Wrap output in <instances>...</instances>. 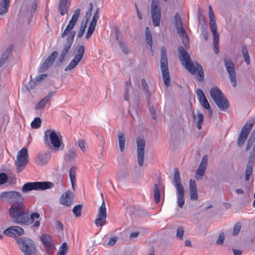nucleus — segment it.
<instances>
[{
    "mask_svg": "<svg viewBox=\"0 0 255 255\" xmlns=\"http://www.w3.org/2000/svg\"><path fill=\"white\" fill-rule=\"evenodd\" d=\"M160 64L164 83L166 86L168 87L171 84V81L168 69L166 51L165 47H162L161 49Z\"/></svg>",
    "mask_w": 255,
    "mask_h": 255,
    "instance_id": "obj_7",
    "label": "nucleus"
},
{
    "mask_svg": "<svg viewBox=\"0 0 255 255\" xmlns=\"http://www.w3.org/2000/svg\"><path fill=\"white\" fill-rule=\"evenodd\" d=\"M51 154L49 151H46L39 153L36 159V162L40 165L46 164L50 159Z\"/></svg>",
    "mask_w": 255,
    "mask_h": 255,
    "instance_id": "obj_21",
    "label": "nucleus"
},
{
    "mask_svg": "<svg viewBox=\"0 0 255 255\" xmlns=\"http://www.w3.org/2000/svg\"><path fill=\"white\" fill-rule=\"evenodd\" d=\"M44 143L51 149L55 151L62 150L64 147L62 136L54 129H47L44 132Z\"/></svg>",
    "mask_w": 255,
    "mask_h": 255,
    "instance_id": "obj_3",
    "label": "nucleus"
},
{
    "mask_svg": "<svg viewBox=\"0 0 255 255\" xmlns=\"http://www.w3.org/2000/svg\"><path fill=\"white\" fill-rule=\"evenodd\" d=\"M38 84V83L37 82H36V81L35 79L33 80H31L28 84V86H27L28 90L33 89Z\"/></svg>",
    "mask_w": 255,
    "mask_h": 255,
    "instance_id": "obj_62",
    "label": "nucleus"
},
{
    "mask_svg": "<svg viewBox=\"0 0 255 255\" xmlns=\"http://www.w3.org/2000/svg\"><path fill=\"white\" fill-rule=\"evenodd\" d=\"M206 169V167L199 165V166L196 171L195 176V177L197 180H201L203 179L205 174Z\"/></svg>",
    "mask_w": 255,
    "mask_h": 255,
    "instance_id": "obj_36",
    "label": "nucleus"
},
{
    "mask_svg": "<svg viewBox=\"0 0 255 255\" xmlns=\"http://www.w3.org/2000/svg\"><path fill=\"white\" fill-rule=\"evenodd\" d=\"M249 134L241 131L239 137L237 139V145L239 147H241L245 143L248 137Z\"/></svg>",
    "mask_w": 255,
    "mask_h": 255,
    "instance_id": "obj_39",
    "label": "nucleus"
},
{
    "mask_svg": "<svg viewBox=\"0 0 255 255\" xmlns=\"http://www.w3.org/2000/svg\"><path fill=\"white\" fill-rule=\"evenodd\" d=\"M36 190H44L54 187V183L49 181L36 182Z\"/></svg>",
    "mask_w": 255,
    "mask_h": 255,
    "instance_id": "obj_25",
    "label": "nucleus"
},
{
    "mask_svg": "<svg viewBox=\"0 0 255 255\" xmlns=\"http://www.w3.org/2000/svg\"><path fill=\"white\" fill-rule=\"evenodd\" d=\"M225 240V235L224 233H221L219 234V236L218 237V238L217 240L216 241V244L218 245H222L224 242Z\"/></svg>",
    "mask_w": 255,
    "mask_h": 255,
    "instance_id": "obj_60",
    "label": "nucleus"
},
{
    "mask_svg": "<svg viewBox=\"0 0 255 255\" xmlns=\"http://www.w3.org/2000/svg\"><path fill=\"white\" fill-rule=\"evenodd\" d=\"M116 39L119 42V46L123 53L125 54H128L129 50L127 44L119 37L118 33L116 34Z\"/></svg>",
    "mask_w": 255,
    "mask_h": 255,
    "instance_id": "obj_37",
    "label": "nucleus"
},
{
    "mask_svg": "<svg viewBox=\"0 0 255 255\" xmlns=\"http://www.w3.org/2000/svg\"><path fill=\"white\" fill-rule=\"evenodd\" d=\"M58 55L57 51L53 52L44 61L39 68V72H43L47 70L54 63L55 59Z\"/></svg>",
    "mask_w": 255,
    "mask_h": 255,
    "instance_id": "obj_17",
    "label": "nucleus"
},
{
    "mask_svg": "<svg viewBox=\"0 0 255 255\" xmlns=\"http://www.w3.org/2000/svg\"><path fill=\"white\" fill-rule=\"evenodd\" d=\"M52 183H54V186H56L58 190L62 189L64 184L63 177L61 175H57L56 179H54Z\"/></svg>",
    "mask_w": 255,
    "mask_h": 255,
    "instance_id": "obj_34",
    "label": "nucleus"
},
{
    "mask_svg": "<svg viewBox=\"0 0 255 255\" xmlns=\"http://www.w3.org/2000/svg\"><path fill=\"white\" fill-rule=\"evenodd\" d=\"M10 6L9 0H0V15L5 13Z\"/></svg>",
    "mask_w": 255,
    "mask_h": 255,
    "instance_id": "obj_32",
    "label": "nucleus"
},
{
    "mask_svg": "<svg viewBox=\"0 0 255 255\" xmlns=\"http://www.w3.org/2000/svg\"><path fill=\"white\" fill-rule=\"evenodd\" d=\"M196 94L199 101H201V99L206 98L203 92L200 89L197 90Z\"/></svg>",
    "mask_w": 255,
    "mask_h": 255,
    "instance_id": "obj_63",
    "label": "nucleus"
},
{
    "mask_svg": "<svg viewBox=\"0 0 255 255\" xmlns=\"http://www.w3.org/2000/svg\"><path fill=\"white\" fill-rule=\"evenodd\" d=\"M98 218L95 220V223L97 227L103 226L106 222L107 212L105 201L103 200L102 204L99 210Z\"/></svg>",
    "mask_w": 255,
    "mask_h": 255,
    "instance_id": "obj_15",
    "label": "nucleus"
},
{
    "mask_svg": "<svg viewBox=\"0 0 255 255\" xmlns=\"http://www.w3.org/2000/svg\"><path fill=\"white\" fill-rule=\"evenodd\" d=\"M150 13L153 25L159 26L161 18V8L158 0H152Z\"/></svg>",
    "mask_w": 255,
    "mask_h": 255,
    "instance_id": "obj_11",
    "label": "nucleus"
},
{
    "mask_svg": "<svg viewBox=\"0 0 255 255\" xmlns=\"http://www.w3.org/2000/svg\"><path fill=\"white\" fill-rule=\"evenodd\" d=\"M201 30L203 37L205 40H208L209 39V34L206 28V25L205 24H202L201 26Z\"/></svg>",
    "mask_w": 255,
    "mask_h": 255,
    "instance_id": "obj_49",
    "label": "nucleus"
},
{
    "mask_svg": "<svg viewBox=\"0 0 255 255\" xmlns=\"http://www.w3.org/2000/svg\"><path fill=\"white\" fill-rule=\"evenodd\" d=\"M137 159L139 166L143 165L144 158V149L145 141L143 138L138 137L136 138Z\"/></svg>",
    "mask_w": 255,
    "mask_h": 255,
    "instance_id": "obj_14",
    "label": "nucleus"
},
{
    "mask_svg": "<svg viewBox=\"0 0 255 255\" xmlns=\"http://www.w3.org/2000/svg\"><path fill=\"white\" fill-rule=\"evenodd\" d=\"M77 170V168L75 166H72L70 168L69 172V176L70 181L72 185V188L74 190V186L76 181L75 172Z\"/></svg>",
    "mask_w": 255,
    "mask_h": 255,
    "instance_id": "obj_38",
    "label": "nucleus"
},
{
    "mask_svg": "<svg viewBox=\"0 0 255 255\" xmlns=\"http://www.w3.org/2000/svg\"><path fill=\"white\" fill-rule=\"evenodd\" d=\"M66 156L68 157L69 160L72 161L77 156V153L73 150L69 149Z\"/></svg>",
    "mask_w": 255,
    "mask_h": 255,
    "instance_id": "obj_52",
    "label": "nucleus"
},
{
    "mask_svg": "<svg viewBox=\"0 0 255 255\" xmlns=\"http://www.w3.org/2000/svg\"><path fill=\"white\" fill-rule=\"evenodd\" d=\"M38 3V0H33L31 4L29 12L31 13V16H32L33 14L36 11V10L37 7Z\"/></svg>",
    "mask_w": 255,
    "mask_h": 255,
    "instance_id": "obj_51",
    "label": "nucleus"
},
{
    "mask_svg": "<svg viewBox=\"0 0 255 255\" xmlns=\"http://www.w3.org/2000/svg\"><path fill=\"white\" fill-rule=\"evenodd\" d=\"M33 190H36V182H27L24 184L21 188V191L23 193L28 192Z\"/></svg>",
    "mask_w": 255,
    "mask_h": 255,
    "instance_id": "obj_31",
    "label": "nucleus"
},
{
    "mask_svg": "<svg viewBox=\"0 0 255 255\" xmlns=\"http://www.w3.org/2000/svg\"><path fill=\"white\" fill-rule=\"evenodd\" d=\"M8 179L7 175L4 173H0V185H2L6 183Z\"/></svg>",
    "mask_w": 255,
    "mask_h": 255,
    "instance_id": "obj_58",
    "label": "nucleus"
},
{
    "mask_svg": "<svg viewBox=\"0 0 255 255\" xmlns=\"http://www.w3.org/2000/svg\"><path fill=\"white\" fill-rule=\"evenodd\" d=\"M141 84L142 90L146 96L147 102H149V100L150 99L151 94L149 90L148 84L144 79H142Z\"/></svg>",
    "mask_w": 255,
    "mask_h": 255,
    "instance_id": "obj_33",
    "label": "nucleus"
},
{
    "mask_svg": "<svg viewBox=\"0 0 255 255\" xmlns=\"http://www.w3.org/2000/svg\"><path fill=\"white\" fill-rule=\"evenodd\" d=\"M207 162H208V156L205 154L202 157V159L201 160L200 165H202L203 166L207 168Z\"/></svg>",
    "mask_w": 255,
    "mask_h": 255,
    "instance_id": "obj_64",
    "label": "nucleus"
},
{
    "mask_svg": "<svg viewBox=\"0 0 255 255\" xmlns=\"http://www.w3.org/2000/svg\"><path fill=\"white\" fill-rule=\"evenodd\" d=\"M128 175V171L127 169H123L118 173V176L120 179H126Z\"/></svg>",
    "mask_w": 255,
    "mask_h": 255,
    "instance_id": "obj_55",
    "label": "nucleus"
},
{
    "mask_svg": "<svg viewBox=\"0 0 255 255\" xmlns=\"http://www.w3.org/2000/svg\"><path fill=\"white\" fill-rule=\"evenodd\" d=\"M49 103L44 98L41 100L36 105L35 107V109L36 110H40L44 108L46 104H49Z\"/></svg>",
    "mask_w": 255,
    "mask_h": 255,
    "instance_id": "obj_47",
    "label": "nucleus"
},
{
    "mask_svg": "<svg viewBox=\"0 0 255 255\" xmlns=\"http://www.w3.org/2000/svg\"><path fill=\"white\" fill-rule=\"evenodd\" d=\"M193 117L194 121L196 123V126L199 129H201L202 128V124L204 121V115L203 114L199 111H197V116L196 117L195 113L193 112Z\"/></svg>",
    "mask_w": 255,
    "mask_h": 255,
    "instance_id": "obj_24",
    "label": "nucleus"
},
{
    "mask_svg": "<svg viewBox=\"0 0 255 255\" xmlns=\"http://www.w3.org/2000/svg\"><path fill=\"white\" fill-rule=\"evenodd\" d=\"M75 55L69 65L65 68V71H70L75 68L84 56L85 47L84 45H79L76 47Z\"/></svg>",
    "mask_w": 255,
    "mask_h": 255,
    "instance_id": "obj_10",
    "label": "nucleus"
},
{
    "mask_svg": "<svg viewBox=\"0 0 255 255\" xmlns=\"http://www.w3.org/2000/svg\"><path fill=\"white\" fill-rule=\"evenodd\" d=\"M68 250L69 248L66 242H64L60 247L57 255H66L68 252Z\"/></svg>",
    "mask_w": 255,
    "mask_h": 255,
    "instance_id": "obj_42",
    "label": "nucleus"
},
{
    "mask_svg": "<svg viewBox=\"0 0 255 255\" xmlns=\"http://www.w3.org/2000/svg\"><path fill=\"white\" fill-rule=\"evenodd\" d=\"M89 20V16L86 19V20L84 22H82L80 29L77 34V36L79 38L81 37L82 36V35H83V34L85 31V29L87 27V23H88Z\"/></svg>",
    "mask_w": 255,
    "mask_h": 255,
    "instance_id": "obj_43",
    "label": "nucleus"
},
{
    "mask_svg": "<svg viewBox=\"0 0 255 255\" xmlns=\"http://www.w3.org/2000/svg\"><path fill=\"white\" fill-rule=\"evenodd\" d=\"M184 230L183 227L179 226L178 227L176 231V237L180 240H183Z\"/></svg>",
    "mask_w": 255,
    "mask_h": 255,
    "instance_id": "obj_53",
    "label": "nucleus"
},
{
    "mask_svg": "<svg viewBox=\"0 0 255 255\" xmlns=\"http://www.w3.org/2000/svg\"><path fill=\"white\" fill-rule=\"evenodd\" d=\"M9 214L14 222L21 225H28L29 215L25 212L24 205L11 207Z\"/></svg>",
    "mask_w": 255,
    "mask_h": 255,
    "instance_id": "obj_4",
    "label": "nucleus"
},
{
    "mask_svg": "<svg viewBox=\"0 0 255 255\" xmlns=\"http://www.w3.org/2000/svg\"><path fill=\"white\" fill-rule=\"evenodd\" d=\"M145 39L146 42L150 47V49H152V38L151 31L148 27L145 28Z\"/></svg>",
    "mask_w": 255,
    "mask_h": 255,
    "instance_id": "obj_41",
    "label": "nucleus"
},
{
    "mask_svg": "<svg viewBox=\"0 0 255 255\" xmlns=\"http://www.w3.org/2000/svg\"><path fill=\"white\" fill-rule=\"evenodd\" d=\"M40 218V215L38 213L35 212L33 213L30 215V218L29 217V222H28V225L33 223V226L35 228H38L40 225V221L37 220L34 222L35 219H39Z\"/></svg>",
    "mask_w": 255,
    "mask_h": 255,
    "instance_id": "obj_28",
    "label": "nucleus"
},
{
    "mask_svg": "<svg viewBox=\"0 0 255 255\" xmlns=\"http://www.w3.org/2000/svg\"><path fill=\"white\" fill-rule=\"evenodd\" d=\"M210 94L214 102L224 96V94L217 87L212 88L210 90Z\"/></svg>",
    "mask_w": 255,
    "mask_h": 255,
    "instance_id": "obj_26",
    "label": "nucleus"
},
{
    "mask_svg": "<svg viewBox=\"0 0 255 255\" xmlns=\"http://www.w3.org/2000/svg\"><path fill=\"white\" fill-rule=\"evenodd\" d=\"M172 183L176 189L177 204L180 208H183L185 204L184 195L185 190L182 185L179 171L177 168H174Z\"/></svg>",
    "mask_w": 255,
    "mask_h": 255,
    "instance_id": "obj_5",
    "label": "nucleus"
},
{
    "mask_svg": "<svg viewBox=\"0 0 255 255\" xmlns=\"http://www.w3.org/2000/svg\"><path fill=\"white\" fill-rule=\"evenodd\" d=\"M40 240L47 254L53 255L56 247L52 236L49 234H44L41 236Z\"/></svg>",
    "mask_w": 255,
    "mask_h": 255,
    "instance_id": "obj_12",
    "label": "nucleus"
},
{
    "mask_svg": "<svg viewBox=\"0 0 255 255\" xmlns=\"http://www.w3.org/2000/svg\"><path fill=\"white\" fill-rule=\"evenodd\" d=\"M255 123V118H252L248 121L242 128L241 131L244 133L249 134Z\"/></svg>",
    "mask_w": 255,
    "mask_h": 255,
    "instance_id": "obj_29",
    "label": "nucleus"
},
{
    "mask_svg": "<svg viewBox=\"0 0 255 255\" xmlns=\"http://www.w3.org/2000/svg\"><path fill=\"white\" fill-rule=\"evenodd\" d=\"M11 50L12 48L9 47L8 48H7L1 55L0 58V68L7 61L10 55H11Z\"/></svg>",
    "mask_w": 255,
    "mask_h": 255,
    "instance_id": "obj_30",
    "label": "nucleus"
},
{
    "mask_svg": "<svg viewBox=\"0 0 255 255\" xmlns=\"http://www.w3.org/2000/svg\"><path fill=\"white\" fill-rule=\"evenodd\" d=\"M255 141V131H254L252 134L251 135L249 139L247 141V145L246 147V150L248 151L253 146L254 142Z\"/></svg>",
    "mask_w": 255,
    "mask_h": 255,
    "instance_id": "obj_45",
    "label": "nucleus"
},
{
    "mask_svg": "<svg viewBox=\"0 0 255 255\" xmlns=\"http://www.w3.org/2000/svg\"><path fill=\"white\" fill-rule=\"evenodd\" d=\"M80 12L81 10L80 8L76 9L69 23L61 34L62 38H64L66 36L67 37L65 43L63 44V47L60 55L56 61V64L57 66L61 65L65 60L66 56L71 49L76 34V32L73 30V29L80 16Z\"/></svg>",
    "mask_w": 255,
    "mask_h": 255,
    "instance_id": "obj_1",
    "label": "nucleus"
},
{
    "mask_svg": "<svg viewBox=\"0 0 255 255\" xmlns=\"http://www.w3.org/2000/svg\"><path fill=\"white\" fill-rule=\"evenodd\" d=\"M178 52L179 59L186 69L192 74H195L198 71V79L199 81H202L204 77L202 67L197 62L194 64L188 53L183 46L178 47Z\"/></svg>",
    "mask_w": 255,
    "mask_h": 255,
    "instance_id": "obj_2",
    "label": "nucleus"
},
{
    "mask_svg": "<svg viewBox=\"0 0 255 255\" xmlns=\"http://www.w3.org/2000/svg\"><path fill=\"white\" fill-rule=\"evenodd\" d=\"M210 27L212 33L218 32L217 26L215 20L210 21Z\"/></svg>",
    "mask_w": 255,
    "mask_h": 255,
    "instance_id": "obj_57",
    "label": "nucleus"
},
{
    "mask_svg": "<svg viewBox=\"0 0 255 255\" xmlns=\"http://www.w3.org/2000/svg\"><path fill=\"white\" fill-rule=\"evenodd\" d=\"M28 162V150L26 148L23 147L18 151L17 155L16 161H15L17 172L18 173L21 172Z\"/></svg>",
    "mask_w": 255,
    "mask_h": 255,
    "instance_id": "obj_9",
    "label": "nucleus"
},
{
    "mask_svg": "<svg viewBox=\"0 0 255 255\" xmlns=\"http://www.w3.org/2000/svg\"><path fill=\"white\" fill-rule=\"evenodd\" d=\"M41 121L40 118L36 117L31 123V126L33 128H37L40 127Z\"/></svg>",
    "mask_w": 255,
    "mask_h": 255,
    "instance_id": "obj_50",
    "label": "nucleus"
},
{
    "mask_svg": "<svg viewBox=\"0 0 255 255\" xmlns=\"http://www.w3.org/2000/svg\"><path fill=\"white\" fill-rule=\"evenodd\" d=\"M73 198V194L70 191H67L62 194L59 202L61 205L70 206L72 203Z\"/></svg>",
    "mask_w": 255,
    "mask_h": 255,
    "instance_id": "obj_18",
    "label": "nucleus"
},
{
    "mask_svg": "<svg viewBox=\"0 0 255 255\" xmlns=\"http://www.w3.org/2000/svg\"><path fill=\"white\" fill-rule=\"evenodd\" d=\"M148 105V109L149 110V112L151 115V117L153 119L155 120L156 119V111L154 108L153 105H150V100H149V102H147Z\"/></svg>",
    "mask_w": 255,
    "mask_h": 255,
    "instance_id": "obj_54",
    "label": "nucleus"
},
{
    "mask_svg": "<svg viewBox=\"0 0 255 255\" xmlns=\"http://www.w3.org/2000/svg\"><path fill=\"white\" fill-rule=\"evenodd\" d=\"M0 198L4 200L12 203L11 207L13 205L21 206L24 205L23 203V198L22 195L16 191H8L2 192Z\"/></svg>",
    "mask_w": 255,
    "mask_h": 255,
    "instance_id": "obj_8",
    "label": "nucleus"
},
{
    "mask_svg": "<svg viewBox=\"0 0 255 255\" xmlns=\"http://www.w3.org/2000/svg\"><path fill=\"white\" fill-rule=\"evenodd\" d=\"M71 0H60L58 4V11L61 15H64L68 12Z\"/></svg>",
    "mask_w": 255,
    "mask_h": 255,
    "instance_id": "obj_20",
    "label": "nucleus"
},
{
    "mask_svg": "<svg viewBox=\"0 0 255 255\" xmlns=\"http://www.w3.org/2000/svg\"><path fill=\"white\" fill-rule=\"evenodd\" d=\"M154 200L156 204H158L160 199V193L159 191V183H155L154 185Z\"/></svg>",
    "mask_w": 255,
    "mask_h": 255,
    "instance_id": "obj_35",
    "label": "nucleus"
},
{
    "mask_svg": "<svg viewBox=\"0 0 255 255\" xmlns=\"http://www.w3.org/2000/svg\"><path fill=\"white\" fill-rule=\"evenodd\" d=\"M16 242L24 255H36V247L33 241L26 237L16 239Z\"/></svg>",
    "mask_w": 255,
    "mask_h": 255,
    "instance_id": "obj_6",
    "label": "nucleus"
},
{
    "mask_svg": "<svg viewBox=\"0 0 255 255\" xmlns=\"http://www.w3.org/2000/svg\"><path fill=\"white\" fill-rule=\"evenodd\" d=\"M201 106L205 108V109L209 110V108H210L209 103L207 101L206 98H203L201 99V101H199Z\"/></svg>",
    "mask_w": 255,
    "mask_h": 255,
    "instance_id": "obj_59",
    "label": "nucleus"
},
{
    "mask_svg": "<svg viewBox=\"0 0 255 255\" xmlns=\"http://www.w3.org/2000/svg\"><path fill=\"white\" fill-rule=\"evenodd\" d=\"M174 20L175 27L179 35H183L185 34V30L183 27V24L181 18L178 13H176L174 15Z\"/></svg>",
    "mask_w": 255,
    "mask_h": 255,
    "instance_id": "obj_22",
    "label": "nucleus"
},
{
    "mask_svg": "<svg viewBox=\"0 0 255 255\" xmlns=\"http://www.w3.org/2000/svg\"><path fill=\"white\" fill-rule=\"evenodd\" d=\"M249 134L241 131L239 137L237 139V145L239 147H241L245 143L248 137Z\"/></svg>",
    "mask_w": 255,
    "mask_h": 255,
    "instance_id": "obj_40",
    "label": "nucleus"
},
{
    "mask_svg": "<svg viewBox=\"0 0 255 255\" xmlns=\"http://www.w3.org/2000/svg\"><path fill=\"white\" fill-rule=\"evenodd\" d=\"M189 194L192 201H196L198 199L196 183L195 180L190 179L189 181Z\"/></svg>",
    "mask_w": 255,
    "mask_h": 255,
    "instance_id": "obj_19",
    "label": "nucleus"
},
{
    "mask_svg": "<svg viewBox=\"0 0 255 255\" xmlns=\"http://www.w3.org/2000/svg\"><path fill=\"white\" fill-rule=\"evenodd\" d=\"M180 36L182 37V42L184 44L185 48L187 49H188L190 47L189 44V38L186 33L183 35H180Z\"/></svg>",
    "mask_w": 255,
    "mask_h": 255,
    "instance_id": "obj_48",
    "label": "nucleus"
},
{
    "mask_svg": "<svg viewBox=\"0 0 255 255\" xmlns=\"http://www.w3.org/2000/svg\"><path fill=\"white\" fill-rule=\"evenodd\" d=\"M118 140L120 151L123 152L125 150L126 136L124 132L119 131L118 132Z\"/></svg>",
    "mask_w": 255,
    "mask_h": 255,
    "instance_id": "obj_27",
    "label": "nucleus"
},
{
    "mask_svg": "<svg viewBox=\"0 0 255 255\" xmlns=\"http://www.w3.org/2000/svg\"><path fill=\"white\" fill-rule=\"evenodd\" d=\"M55 227L58 232L63 230V226L61 221L56 220L55 222Z\"/></svg>",
    "mask_w": 255,
    "mask_h": 255,
    "instance_id": "obj_61",
    "label": "nucleus"
},
{
    "mask_svg": "<svg viewBox=\"0 0 255 255\" xmlns=\"http://www.w3.org/2000/svg\"><path fill=\"white\" fill-rule=\"evenodd\" d=\"M241 223L240 222H237L235 224L233 232L234 236H237L239 233L241 229Z\"/></svg>",
    "mask_w": 255,
    "mask_h": 255,
    "instance_id": "obj_56",
    "label": "nucleus"
},
{
    "mask_svg": "<svg viewBox=\"0 0 255 255\" xmlns=\"http://www.w3.org/2000/svg\"><path fill=\"white\" fill-rule=\"evenodd\" d=\"M214 102L217 107L221 110H226L228 109L229 107L228 101L224 97V96H223L222 98L216 100Z\"/></svg>",
    "mask_w": 255,
    "mask_h": 255,
    "instance_id": "obj_23",
    "label": "nucleus"
},
{
    "mask_svg": "<svg viewBox=\"0 0 255 255\" xmlns=\"http://www.w3.org/2000/svg\"><path fill=\"white\" fill-rule=\"evenodd\" d=\"M242 52L245 61L247 65L250 63V56L247 47L245 45L243 46L242 49Z\"/></svg>",
    "mask_w": 255,
    "mask_h": 255,
    "instance_id": "obj_44",
    "label": "nucleus"
},
{
    "mask_svg": "<svg viewBox=\"0 0 255 255\" xmlns=\"http://www.w3.org/2000/svg\"><path fill=\"white\" fill-rule=\"evenodd\" d=\"M24 233V231L21 227L16 226L10 227L3 231L4 235L12 238L21 236Z\"/></svg>",
    "mask_w": 255,
    "mask_h": 255,
    "instance_id": "obj_16",
    "label": "nucleus"
},
{
    "mask_svg": "<svg viewBox=\"0 0 255 255\" xmlns=\"http://www.w3.org/2000/svg\"><path fill=\"white\" fill-rule=\"evenodd\" d=\"M83 206L81 204L77 205L74 207L73 213L76 217H79L81 216V211Z\"/></svg>",
    "mask_w": 255,
    "mask_h": 255,
    "instance_id": "obj_46",
    "label": "nucleus"
},
{
    "mask_svg": "<svg viewBox=\"0 0 255 255\" xmlns=\"http://www.w3.org/2000/svg\"><path fill=\"white\" fill-rule=\"evenodd\" d=\"M225 65L229 74L231 82L234 87L237 86L236 73L235 69L234 63L229 59L226 58L224 59Z\"/></svg>",
    "mask_w": 255,
    "mask_h": 255,
    "instance_id": "obj_13",
    "label": "nucleus"
}]
</instances>
